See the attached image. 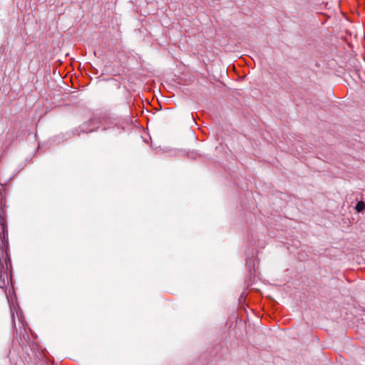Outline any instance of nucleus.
Here are the masks:
<instances>
[{"instance_id": "nucleus-1", "label": "nucleus", "mask_w": 365, "mask_h": 365, "mask_svg": "<svg viewBox=\"0 0 365 365\" xmlns=\"http://www.w3.org/2000/svg\"><path fill=\"white\" fill-rule=\"evenodd\" d=\"M6 220L4 213H0V249L4 252L8 246Z\"/></svg>"}, {"instance_id": "nucleus-2", "label": "nucleus", "mask_w": 365, "mask_h": 365, "mask_svg": "<svg viewBox=\"0 0 365 365\" xmlns=\"http://www.w3.org/2000/svg\"><path fill=\"white\" fill-rule=\"evenodd\" d=\"M355 209L358 212H362L365 209V202L364 201L358 202Z\"/></svg>"}]
</instances>
